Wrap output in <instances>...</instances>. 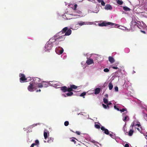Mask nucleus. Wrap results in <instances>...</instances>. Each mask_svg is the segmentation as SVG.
Here are the masks:
<instances>
[{
	"mask_svg": "<svg viewBox=\"0 0 147 147\" xmlns=\"http://www.w3.org/2000/svg\"><path fill=\"white\" fill-rule=\"evenodd\" d=\"M65 33L64 35H62L60 36H58V40H59L60 41H63L65 39V36H67L70 35L71 33V30L70 29H68L67 27H65L63 28L62 30L60 32H59L58 33V34L59 35L60 34H63Z\"/></svg>",
	"mask_w": 147,
	"mask_h": 147,
	"instance_id": "obj_1",
	"label": "nucleus"
},
{
	"mask_svg": "<svg viewBox=\"0 0 147 147\" xmlns=\"http://www.w3.org/2000/svg\"><path fill=\"white\" fill-rule=\"evenodd\" d=\"M98 26H110L112 27H119L118 24H116L113 23H111V22H102L101 23L99 24Z\"/></svg>",
	"mask_w": 147,
	"mask_h": 147,
	"instance_id": "obj_2",
	"label": "nucleus"
},
{
	"mask_svg": "<svg viewBox=\"0 0 147 147\" xmlns=\"http://www.w3.org/2000/svg\"><path fill=\"white\" fill-rule=\"evenodd\" d=\"M28 89L30 92H33L36 90V86L32 82L30 83V85L28 86Z\"/></svg>",
	"mask_w": 147,
	"mask_h": 147,
	"instance_id": "obj_3",
	"label": "nucleus"
},
{
	"mask_svg": "<svg viewBox=\"0 0 147 147\" xmlns=\"http://www.w3.org/2000/svg\"><path fill=\"white\" fill-rule=\"evenodd\" d=\"M19 76L20 77V82L21 83L24 82L27 80V78H26L25 75L24 74H19Z\"/></svg>",
	"mask_w": 147,
	"mask_h": 147,
	"instance_id": "obj_4",
	"label": "nucleus"
},
{
	"mask_svg": "<svg viewBox=\"0 0 147 147\" xmlns=\"http://www.w3.org/2000/svg\"><path fill=\"white\" fill-rule=\"evenodd\" d=\"M53 47V45L48 42L47 43L45 46L46 51L51 50Z\"/></svg>",
	"mask_w": 147,
	"mask_h": 147,
	"instance_id": "obj_5",
	"label": "nucleus"
},
{
	"mask_svg": "<svg viewBox=\"0 0 147 147\" xmlns=\"http://www.w3.org/2000/svg\"><path fill=\"white\" fill-rule=\"evenodd\" d=\"M58 35L55 36L50 39L48 42L53 44V43L54 42L58 39Z\"/></svg>",
	"mask_w": 147,
	"mask_h": 147,
	"instance_id": "obj_6",
	"label": "nucleus"
},
{
	"mask_svg": "<svg viewBox=\"0 0 147 147\" xmlns=\"http://www.w3.org/2000/svg\"><path fill=\"white\" fill-rule=\"evenodd\" d=\"M40 79L38 78H35L33 79V81L32 82L35 85H37L40 82Z\"/></svg>",
	"mask_w": 147,
	"mask_h": 147,
	"instance_id": "obj_7",
	"label": "nucleus"
},
{
	"mask_svg": "<svg viewBox=\"0 0 147 147\" xmlns=\"http://www.w3.org/2000/svg\"><path fill=\"white\" fill-rule=\"evenodd\" d=\"M101 129L102 131H104V133L107 135L109 134V130L107 129H106L103 126H102L100 128Z\"/></svg>",
	"mask_w": 147,
	"mask_h": 147,
	"instance_id": "obj_8",
	"label": "nucleus"
},
{
	"mask_svg": "<svg viewBox=\"0 0 147 147\" xmlns=\"http://www.w3.org/2000/svg\"><path fill=\"white\" fill-rule=\"evenodd\" d=\"M88 22H83V21H79L78 22L77 24L79 25L80 26H82L84 25L88 24Z\"/></svg>",
	"mask_w": 147,
	"mask_h": 147,
	"instance_id": "obj_9",
	"label": "nucleus"
},
{
	"mask_svg": "<svg viewBox=\"0 0 147 147\" xmlns=\"http://www.w3.org/2000/svg\"><path fill=\"white\" fill-rule=\"evenodd\" d=\"M39 144V142L38 140H36L35 141V143H33L31 146L30 147H34V146H37V147Z\"/></svg>",
	"mask_w": 147,
	"mask_h": 147,
	"instance_id": "obj_10",
	"label": "nucleus"
},
{
	"mask_svg": "<svg viewBox=\"0 0 147 147\" xmlns=\"http://www.w3.org/2000/svg\"><path fill=\"white\" fill-rule=\"evenodd\" d=\"M86 63L88 65H90L93 63V61L92 59H89L87 60Z\"/></svg>",
	"mask_w": 147,
	"mask_h": 147,
	"instance_id": "obj_11",
	"label": "nucleus"
},
{
	"mask_svg": "<svg viewBox=\"0 0 147 147\" xmlns=\"http://www.w3.org/2000/svg\"><path fill=\"white\" fill-rule=\"evenodd\" d=\"M105 9L107 10H111L112 9L111 6L109 4H107L105 7Z\"/></svg>",
	"mask_w": 147,
	"mask_h": 147,
	"instance_id": "obj_12",
	"label": "nucleus"
},
{
	"mask_svg": "<svg viewBox=\"0 0 147 147\" xmlns=\"http://www.w3.org/2000/svg\"><path fill=\"white\" fill-rule=\"evenodd\" d=\"M108 59L109 61L111 63H113L115 61L114 59L112 57H109Z\"/></svg>",
	"mask_w": 147,
	"mask_h": 147,
	"instance_id": "obj_13",
	"label": "nucleus"
},
{
	"mask_svg": "<svg viewBox=\"0 0 147 147\" xmlns=\"http://www.w3.org/2000/svg\"><path fill=\"white\" fill-rule=\"evenodd\" d=\"M101 89L100 88H97L94 90V94H98L100 92Z\"/></svg>",
	"mask_w": 147,
	"mask_h": 147,
	"instance_id": "obj_14",
	"label": "nucleus"
},
{
	"mask_svg": "<svg viewBox=\"0 0 147 147\" xmlns=\"http://www.w3.org/2000/svg\"><path fill=\"white\" fill-rule=\"evenodd\" d=\"M61 90L63 92H66L67 91V87L65 86L61 87Z\"/></svg>",
	"mask_w": 147,
	"mask_h": 147,
	"instance_id": "obj_15",
	"label": "nucleus"
},
{
	"mask_svg": "<svg viewBox=\"0 0 147 147\" xmlns=\"http://www.w3.org/2000/svg\"><path fill=\"white\" fill-rule=\"evenodd\" d=\"M42 83L43 87H46L49 86V83L45 82H43Z\"/></svg>",
	"mask_w": 147,
	"mask_h": 147,
	"instance_id": "obj_16",
	"label": "nucleus"
},
{
	"mask_svg": "<svg viewBox=\"0 0 147 147\" xmlns=\"http://www.w3.org/2000/svg\"><path fill=\"white\" fill-rule=\"evenodd\" d=\"M35 86L36 88L37 87L39 88H42L43 87L42 83H39L37 85H36Z\"/></svg>",
	"mask_w": 147,
	"mask_h": 147,
	"instance_id": "obj_17",
	"label": "nucleus"
},
{
	"mask_svg": "<svg viewBox=\"0 0 147 147\" xmlns=\"http://www.w3.org/2000/svg\"><path fill=\"white\" fill-rule=\"evenodd\" d=\"M134 131L132 129H130V130L129 131L128 133V135L130 136H131L134 133Z\"/></svg>",
	"mask_w": 147,
	"mask_h": 147,
	"instance_id": "obj_18",
	"label": "nucleus"
},
{
	"mask_svg": "<svg viewBox=\"0 0 147 147\" xmlns=\"http://www.w3.org/2000/svg\"><path fill=\"white\" fill-rule=\"evenodd\" d=\"M109 89L110 90H111L113 87V85L111 82H110L108 85Z\"/></svg>",
	"mask_w": 147,
	"mask_h": 147,
	"instance_id": "obj_19",
	"label": "nucleus"
},
{
	"mask_svg": "<svg viewBox=\"0 0 147 147\" xmlns=\"http://www.w3.org/2000/svg\"><path fill=\"white\" fill-rule=\"evenodd\" d=\"M123 9L124 10H125V11H129L130 10V9L128 7H123Z\"/></svg>",
	"mask_w": 147,
	"mask_h": 147,
	"instance_id": "obj_20",
	"label": "nucleus"
},
{
	"mask_svg": "<svg viewBox=\"0 0 147 147\" xmlns=\"http://www.w3.org/2000/svg\"><path fill=\"white\" fill-rule=\"evenodd\" d=\"M70 86L72 90L73 89H76L77 88V86L74 85H71Z\"/></svg>",
	"mask_w": 147,
	"mask_h": 147,
	"instance_id": "obj_21",
	"label": "nucleus"
},
{
	"mask_svg": "<svg viewBox=\"0 0 147 147\" xmlns=\"http://www.w3.org/2000/svg\"><path fill=\"white\" fill-rule=\"evenodd\" d=\"M103 101L104 103L107 104L108 102V100L106 98H104L103 99Z\"/></svg>",
	"mask_w": 147,
	"mask_h": 147,
	"instance_id": "obj_22",
	"label": "nucleus"
},
{
	"mask_svg": "<svg viewBox=\"0 0 147 147\" xmlns=\"http://www.w3.org/2000/svg\"><path fill=\"white\" fill-rule=\"evenodd\" d=\"M73 94V93L72 92H69L66 94V95L67 96H70L72 95Z\"/></svg>",
	"mask_w": 147,
	"mask_h": 147,
	"instance_id": "obj_23",
	"label": "nucleus"
},
{
	"mask_svg": "<svg viewBox=\"0 0 147 147\" xmlns=\"http://www.w3.org/2000/svg\"><path fill=\"white\" fill-rule=\"evenodd\" d=\"M119 111H121V112H123L125 111H126V113H127V109L126 108H123L122 109H119Z\"/></svg>",
	"mask_w": 147,
	"mask_h": 147,
	"instance_id": "obj_24",
	"label": "nucleus"
},
{
	"mask_svg": "<svg viewBox=\"0 0 147 147\" xmlns=\"http://www.w3.org/2000/svg\"><path fill=\"white\" fill-rule=\"evenodd\" d=\"M44 136L45 139H46L47 137V133L46 132L44 131Z\"/></svg>",
	"mask_w": 147,
	"mask_h": 147,
	"instance_id": "obj_25",
	"label": "nucleus"
},
{
	"mask_svg": "<svg viewBox=\"0 0 147 147\" xmlns=\"http://www.w3.org/2000/svg\"><path fill=\"white\" fill-rule=\"evenodd\" d=\"M94 126L97 129H99L100 128V126L98 124H95L94 125Z\"/></svg>",
	"mask_w": 147,
	"mask_h": 147,
	"instance_id": "obj_26",
	"label": "nucleus"
},
{
	"mask_svg": "<svg viewBox=\"0 0 147 147\" xmlns=\"http://www.w3.org/2000/svg\"><path fill=\"white\" fill-rule=\"evenodd\" d=\"M123 3V2L122 1H121L119 0H118L117 1V3L118 4L120 5H121Z\"/></svg>",
	"mask_w": 147,
	"mask_h": 147,
	"instance_id": "obj_27",
	"label": "nucleus"
},
{
	"mask_svg": "<svg viewBox=\"0 0 147 147\" xmlns=\"http://www.w3.org/2000/svg\"><path fill=\"white\" fill-rule=\"evenodd\" d=\"M72 90H73L70 86V87L68 88H67V91L68 92H71V91Z\"/></svg>",
	"mask_w": 147,
	"mask_h": 147,
	"instance_id": "obj_28",
	"label": "nucleus"
},
{
	"mask_svg": "<svg viewBox=\"0 0 147 147\" xmlns=\"http://www.w3.org/2000/svg\"><path fill=\"white\" fill-rule=\"evenodd\" d=\"M104 71L105 72H108L109 71V70L107 68H106L104 69Z\"/></svg>",
	"mask_w": 147,
	"mask_h": 147,
	"instance_id": "obj_29",
	"label": "nucleus"
},
{
	"mask_svg": "<svg viewBox=\"0 0 147 147\" xmlns=\"http://www.w3.org/2000/svg\"><path fill=\"white\" fill-rule=\"evenodd\" d=\"M132 24H133L135 26H136L137 27H138V25H137V23L135 21L133 22L132 23Z\"/></svg>",
	"mask_w": 147,
	"mask_h": 147,
	"instance_id": "obj_30",
	"label": "nucleus"
},
{
	"mask_svg": "<svg viewBox=\"0 0 147 147\" xmlns=\"http://www.w3.org/2000/svg\"><path fill=\"white\" fill-rule=\"evenodd\" d=\"M86 94V93L85 92H84L82 93V94H80V96L83 97Z\"/></svg>",
	"mask_w": 147,
	"mask_h": 147,
	"instance_id": "obj_31",
	"label": "nucleus"
},
{
	"mask_svg": "<svg viewBox=\"0 0 147 147\" xmlns=\"http://www.w3.org/2000/svg\"><path fill=\"white\" fill-rule=\"evenodd\" d=\"M69 122L68 121H65L64 122V125L65 126H67L69 125Z\"/></svg>",
	"mask_w": 147,
	"mask_h": 147,
	"instance_id": "obj_32",
	"label": "nucleus"
},
{
	"mask_svg": "<svg viewBox=\"0 0 147 147\" xmlns=\"http://www.w3.org/2000/svg\"><path fill=\"white\" fill-rule=\"evenodd\" d=\"M61 49L60 50L59 52V53L60 54H62L63 53L64 51L63 49L62 48H61Z\"/></svg>",
	"mask_w": 147,
	"mask_h": 147,
	"instance_id": "obj_33",
	"label": "nucleus"
},
{
	"mask_svg": "<svg viewBox=\"0 0 147 147\" xmlns=\"http://www.w3.org/2000/svg\"><path fill=\"white\" fill-rule=\"evenodd\" d=\"M115 89L116 91L117 92L118 91V88L117 86H116L115 87Z\"/></svg>",
	"mask_w": 147,
	"mask_h": 147,
	"instance_id": "obj_34",
	"label": "nucleus"
},
{
	"mask_svg": "<svg viewBox=\"0 0 147 147\" xmlns=\"http://www.w3.org/2000/svg\"><path fill=\"white\" fill-rule=\"evenodd\" d=\"M128 117V116H126L124 118H123V120L124 121H125L126 120L127 117Z\"/></svg>",
	"mask_w": 147,
	"mask_h": 147,
	"instance_id": "obj_35",
	"label": "nucleus"
},
{
	"mask_svg": "<svg viewBox=\"0 0 147 147\" xmlns=\"http://www.w3.org/2000/svg\"><path fill=\"white\" fill-rule=\"evenodd\" d=\"M102 106L104 107V108H105V109H107V106L106 105L104 104H102Z\"/></svg>",
	"mask_w": 147,
	"mask_h": 147,
	"instance_id": "obj_36",
	"label": "nucleus"
},
{
	"mask_svg": "<svg viewBox=\"0 0 147 147\" xmlns=\"http://www.w3.org/2000/svg\"><path fill=\"white\" fill-rule=\"evenodd\" d=\"M101 5L102 6H105V2L102 0V1L101 2Z\"/></svg>",
	"mask_w": 147,
	"mask_h": 147,
	"instance_id": "obj_37",
	"label": "nucleus"
},
{
	"mask_svg": "<svg viewBox=\"0 0 147 147\" xmlns=\"http://www.w3.org/2000/svg\"><path fill=\"white\" fill-rule=\"evenodd\" d=\"M114 108L115 109L117 110L118 111H119V109L118 108H117L116 106H115V105L114 106Z\"/></svg>",
	"mask_w": 147,
	"mask_h": 147,
	"instance_id": "obj_38",
	"label": "nucleus"
},
{
	"mask_svg": "<svg viewBox=\"0 0 147 147\" xmlns=\"http://www.w3.org/2000/svg\"><path fill=\"white\" fill-rule=\"evenodd\" d=\"M53 138H52V139H51H51H50V140H49H49H48V141H47V142H49V143H51V142H53Z\"/></svg>",
	"mask_w": 147,
	"mask_h": 147,
	"instance_id": "obj_39",
	"label": "nucleus"
},
{
	"mask_svg": "<svg viewBox=\"0 0 147 147\" xmlns=\"http://www.w3.org/2000/svg\"><path fill=\"white\" fill-rule=\"evenodd\" d=\"M77 5L76 4H75L74 5V10H76V9L77 8Z\"/></svg>",
	"mask_w": 147,
	"mask_h": 147,
	"instance_id": "obj_40",
	"label": "nucleus"
},
{
	"mask_svg": "<svg viewBox=\"0 0 147 147\" xmlns=\"http://www.w3.org/2000/svg\"><path fill=\"white\" fill-rule=\"evenodd\" d=\"M76 133L78 135H80V132L79 131H76Z\"/></svg>",
	"mask_w": 147,
	"mask_h": 147,
	"instance_id": "obj_41",
	"label": "nucleus"
},
{
	"mask_svg": "<svg viewBox=\"0 0 147 147\" xmlns=\"http://www.w3.org/2000/svg\"><path fill=\"white\" fill-rule=\"evenodd\" d=\"M134 125H134V123H132L131 126L132 127V129L133 128V127Z\"/></svg>",
	"mask_w": 147,
	"mask_h": 147,
	"instance_id": "obj_42",
	"label": "nucleus"
},
{
	"mask_svg": "<svg viewBox=\"0 0 147 147\" xmlns=\"http://www.w3.org/2000/svg\"><path fill=\"white\" fill-rule=\"evenodd\" d=\"M112 68L114 69H117L118 68V67L115 66L112 67Z\"/></svg>",
	"mask_w": 147,
	"mask_h": 147,
	"instance_id": "obj_43",
	"label": "nucleus"
},
{
	"mask_svg": "<svg viewBox=\"0 0 147 147\" xmlns=\"http://www.w3.org/2000/svg\"><path fill=\"white\" fill-rule=\"evenodd\" d=\"M71 141L72 142H74V144H76V141H75V140L74 139H71Z\"/></svg>",
	"mask_w": 147,
	"mask_h": 147,
	"instance_id": "obj_44",
	"label": "nucleus"
},
{
	"mask_svg": "<svg viewBox=\"0 0 147 147\" xmlns=\"http://www.w3.org/2000/svg\"><path fill=\"white\" fill-rule=\"evenodd\" d=\"M129 146L128 144H125V147H129Z\"/></svg>",
	"mask_w": 147,
	"mask_h": 147,
	"instance_id": "obj_45",
	"label": "nucleus"
},
{
	"mask_svg": "<svg viewBox=\"0 0 147 147\" xmlns=\"http://www.w3.org/2000/svg\"><path fill=\"white\" fill-rule=\"evenodd\" d=\"M135 126H137L138 127L141 126V125L140 124H137L135 125Z\"/></svg>",
	"mask_w": 147,
	"mask_h": 147,
	"instance_id": "obj_46",
	"label": "nucleus"
},
{
	"mask_svg": "<svg viewBox=\"0 0 147 147\" xmlns=\"http://www.w3.org/2000/svg\"><path fill=\"white\" fill-rule=\"evenodd\" d=\"M97 1L99 3H100L101 1H102V0H97Z\"/></svg>",
	"mask_w": 147,
	"mask_h": 147,
	"instance_id": "obj_47",
	"label": "nucleus"
},
{
	"mask_svg": "<svg viewBox=\"0 0 147 147\" xmlns=\"http://www.w3.org/2000/svg\"><path fill=\"white\" fill-rule=\"evenodd\" d=\"M141 32H142V33H143L144 34L146 33L144 31L141 30Z\"/></svg>",
	"mask_w": 147,
	"mask_h": 147,
	"instance_id": "obj_48",
	"label": "nucleus"
},
{
	"mask_svg": "<svg viewBox=\"0 0 147 147\" xmlns=\"http://www.w3.org/2000/svg\"><path fill=\"white\" fill-rule=\"evenodd\" d=\"M107 104H108V105H110L112 104V103L111 102H109Z\"/></svg>",
	"mask_w": 147,
	"mask_h": 147,
	"instance_id": "obj_49",
	"label": "nucleus"
},
{
	"mask_svg": "<svg viewBox=\"0 0 147 147\" xmlns=\"http://www.w3.org/2000/svg\"><path fill=\"white\" fill-rule=\"evenodd\" d=\"M40 91H41V90L40 89H39V90H36V92H40Z\"/></svg>",
	"mask_w": 147,
	"mask_h": 147,
	"instance_id": "obj_50",
	"label": "nucleus"
},
{
	"mask_svg": "<svg viewBox=\"0 0 147 147\" xmlns=\"http://www.w3.org/2000/svg\"><path fill=\"white\" fill-rule=\"evenodd\" d=\"M105 96L107 98L108 97V94H105Z\"/></svg>",
	"mask_w": 147,
	"mask_h": 147,
	"instance_id": "obj_51",
	"label": "nucleus"
},
{
	"mask_svg": "<svg viewBox=\"0 0 147 147\" xmlns=\"http://www.w3.org/2000/svg\"><path fill=\"white\" fill-rule=\"evenodd\" d=\"M109 136H111V137H112L113 136V135L112 134H109Z\"/></svg>",
	"mask_w": 147,
	"mask_h": 147,
	"instance_id": "obj_52",
	"label": "nucleus"
},
{
	"mask_svg": "<svg viewBox=\"0 0 147 147\" xmlns=\"http://www.w3.org/2000/svg\"><path fill=\"white\" fill-rule=\"evenodd\" d=\"M107 106V108H108V109H109V105H108V104H107V105H106Z\"/></svg>",
	"mask_w": 147,
	"mask_h": 147,
	"instance_id": "obj_53",
	"label": "nucleus"
},
{
	"mask_svg": "<svg viewBox=\"0 0 147 147\" xmlns=\"http://www.w3.org/2000/svg\"><path fill=\"white\" fill-rule=\"evenodd\" d=\"M59 44V42H56V43H55V44L56 45H57L58 44Z\"/></svg>",
	"mask_w": 147,
	"mask_h": 147,
	"instance_id": "obj_54",
	"label": "nucleus"
},
{
	"mask_svg": "<svg viewBox=\"0 0 147 147\" xmlns=\"http://www.w3.org/2000/svg\"><path fill=\"white\" fill-rule=\"evenodd\" d=\"M137 129L138 131H140V129L139 128H137Z\"/></svg>",
	"mask_w": 147,
	"mask_h": 147,
	"instance_id": "obj_55",
	"label": "nucleus"
},
{
	"mask_svg": "<svg viewBox=\"0 0 147 147\" xmlns=\"http://www.w3.org/2000/svg\"><path fill=\"white\" fill-rule=\"evenodd\" d=\"M71 131H72L71 130ZM73 132H74V131H73Z\"/></svg>",
	"mask_w": 147,
	"mask_h": 147,
	"instance_id": "obj_56",
	"label": "nucleus"
},
{
	"mask_svg": "<svg viewBox=\"0 0 147 147\" xmlns=\"http://www.w3.org/2000/svg\"><path fill=\"white\" fill-rule=\"evenodd\" d=\"M146 138H147V135L146 136Z\"/></svg>",
	"mask_w": 147,
	"mask_h": 147,
	"instance_id": "obj_57",
	"label": "nucleus"
}]
</instances>
